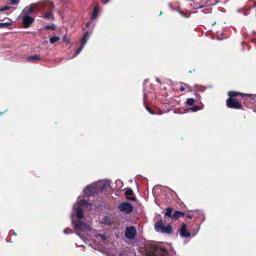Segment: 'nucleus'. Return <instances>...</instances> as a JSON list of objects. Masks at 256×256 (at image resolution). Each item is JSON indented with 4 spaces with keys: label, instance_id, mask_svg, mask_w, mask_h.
I'll return each mask as SVG.
<instances>
[{
    "label": "nucleus",
    "instance_id": "72a5a7b5",
    "mask_svg": "<svg viewBox=\"0 0 256 256\" xmlns=\"http://www.w3.org/2000/svg\"><path fill=\"white\" fill-rule=\"evenodd\" d=\"M90 22H87V23L86 24V27H88V26H90Z\"/></svg>",
    "mask_w": 256,
    "mask_h": 256
},
{
    "label": "nucleus",
    "instance_id": "4be33fe9",
    "mask_svg": "<svg viewBox=\"0 0 256 256\" xmlns=\"http://www.w3.org/2000/svg\"><path fill=\"white\" fill-rule=\"evenodd\" d=\"M10 24L8 22L0 23V28H4L7 27V26H9Z\"/></svg>",
    "mask_w": 256,
    "mask_h": 256
},
{
    "label": "nucleus",
    "instance_id": "6e6552de",
    "mask_svg": "<svg viewBox=\"0 0 256 256\" xmlns=\"http://www.w3.org/2000/svg\"><path fill=\"white\" fill-rule=\"evenodd\" d=\"M110 185V182L106 181L104 182H100L98 183H96V186L98 192L100 191H103L108 187Z\"/></svg>",
    "mask_w": 256,
    "mask_h": 256
},
{
    "label": "nucleus",
    "instance_id": "cd10ccee",
    "mask_svg": "<svg viewBox=\"0 0 256 256\" xmlns=\"http://www.w3.org/2000/svg\"><path fill=\"white\" fill-rule=\"evenodd\" d=\"M19 0H11V4L15 5L18 3Z\"/></svg>",
    "mask_w": 256,
    "mask_h": 256
},
{
    "label": "nucleus",
    "instance_id": "e433bc0d",
    "mask_svg": "<svg viewBox=\"0 0 256 256\" xmlns=\"http://www.w3.org/2000/svg\"><path fill=\"white\" fill-rule=\"evenodd\" d=\"M51 4H52V8H54V5L53 4L51 3Z\"/></svg>",
    "mask_w": 256,
    "mask_h": 256
},
{
    "label": "nucleus",
    "instance_id": "5701e85b",
    "mask_svg": "<svg viewBox=\"0 0 256 256\" xmlns=\"http://www.w3.org/2000/svg\"><path fill=\"white\" fill-rule=\"evenodd\" d=\"M133 191L132 190L129 189L126 191V194L127 196H131L133 194Z\"/></svg>",
    "mask_w": 256,
    "mask_h": 256
},
{
    "label": "nucleus",
    "instance_id": "b1692460",
    "mask_svg": "<svg viewBox=\"0 0 256 256\" xmlns=\"http://www.w3.org/2000/svg\"><path fill=\"white\" fill-rule=\"evenodd\" d=\"M84 46L81 45L80 48L76 50V55H78V54H80V52L82 51V50L84 49Z\"/></svg>",
    "mask_w": 256,
    "mask_h": 256
},
{
    "label": "nucleus",
    "instance_id": "2f4dec72",
    "mask_svg": "<svg viewBox=\"0 0 256 256\" xmlns=\"http://www.w3.org/2000/svg\"><path fill=\"white\" fill-rule=\"evenodd\" d=\"M156 82H158V83H160V82H161L159 78H157L156 79Z\"/></svg>",
    "mask_w": 256,
    "mask_h": 256
},
{
    "label": "nucleus",
    "instance_id": "473e14b6",
    "mask_svg": "<svg viewBox=\"0 0 256 256\" xmlns=\"http://www.w3.org/2000/svg\"><path fill=\"white\" fill-rule=\"evenodd\" d=\"M110 0H106V1L104 2V4H107Z\"/></svg>",
    "mask_w": 256,
    "mask_h": 256
},
{
    "label": "nucleus",
    "instance_id": "2eb2a0df",
    "mask_svg": "<svg viewBox=\"0 0 256 256\" xmlns=\"http://www.w3.org/2000/svg\"><path fill=\"white\" fill-rule=\"evenodd\" d=\"M96 240L99 242H104L106 240V237L104 235L97 234L96 236Z\"/></svg>",
    "mask_w": 256,
    "mask_h": 256
},
{
    "label": "nucleus",
    "instance_id": "9b49d317",
    "mask_svg": "<svg viewBox=\"0 0 256 256\" xmlns=\"http://www.w3.org/2000/svg\"><path fill=\"white\" fill-rule=\"evenodd\" d=\"M90 36V34L88 32H86L84 36L82 37V40H81V45L84 46L86 44L88 40L89 39V37Z\"/></svg>",
    "mask_w": 256,
    "mask_h": 256
},
{
    "label": "nucleus",
    "instance_id": "f257e3e1",
    "mask_svg": "<svg viewBox=\"0 0 256 256\" xmlns=\"http://www.w3.org/2000/svg\"><path fill=\"white\" fill-rule=\"evenodd\" d=\"M92 206L91 204H88L86 200L79 197L76 204L74 206L73 208L74 212L76 214V218L79 220L76 221L74 220V216L72 214L71 216L76 233L84 241L87 240L86 236L88 237L92 236L94 231L89 224L84 222L81 220L84 218V213L82 208L86 207L88 209H91Z\"/></svg>",
    "mask_w": 256,
    "mask_h": 256
},
{
    "label": "nucleus",
    "instance_id": "393cba45",
    "mask_svg": "<svg viewBox=\"0 0 256 256\" xmlns=\"http://www.w3.org/2000/svg\"><path fill=\"white\" fill-rule=\"evenodd\" d=\"M116 183L117 185H119L120 188L122 187V186L124 185L123 182L120 180H118L116 181Z\"/></svg>",
    "mask_w": 256,
    "mask_h": 256
},
{
    "label": "nucleus",
    "instance_id": "9d476101",
    "mask_svg": "<svg viewBox=\"0 0 256 256\" xmlns=\"http://www.w3.org/2000/svg\"><path fill=\"white\" fill-rule=\"evenodd\" d=\"M37 6V4H32L30 6H28L22 12L24 15H28L29 16L30 14L34 12Z\"/></svg>",
    "mask_w": 256,
    "mask_h": 256
},
{
    "label": "nucleus",
    "instance_id": "1a4fd4ad",
    "mask_svg": "<svg viewBox=\"0 0 256 256\" xmlns=\"http://www.w3.org/2000/svg\"><path fill=\"white\" fill-rule=\"evenodd\" d=\"M180 235L182 238H189L191 234L187 230V226L186 224H183L180 230Z\"/></svg>",
    "mask_w": 256,
    "mask_h": 256
},
{
    "label": "nucleus",
    "instance_id": "7ed1b4c3",
    "mask_svg": "<svg viewBox=\"0 0 256 256\" xmlns=\"http://www.w3.org/2000/svg\"><path fill=\"white\" fill-rule=\"evenodd\" d=\"M155 230L158 232L168 234H170L172 231V227L170 226H165L162 221H160L156 223Z\"/></svg>",
    "mask_w": 256,
    "mask_h": 256
},
{
    "label": "nucleus",
    "instance_id": "f8f14e48",
    "mask_svg": "<svg viewBox=\"0 0 256 256\" xmlns=\"http://www.w3.org/2000/svg\"><path fill=\"white\" fill-rule=\"evenodd\" d=\"M102 224L106 226H110L112 224V222L109 216H105L102 220Z\"/></svg>",
    "mask_w": 256,
    "mask_h": 256
},
{
    "label": "nucleus",
    "instance_id": "f3484780",
    "mask_svg": "<svg viewBox=\"0 0 256 256\" xmlns=\"http://www.w3.org/2000/svg\"><path fill=\"white\" fill-rule=\"evenodd\" d=\"M200 110V107L196 106L192 108H188V110H186V112H188V110H190L192 111L193 112H196Z\"/></svg>",
    "mask_w": 256,
    "mask_h": 256
},
{
    "label": "nucleus",
    "instance_id": "0eeeda50",
    "mask_svg": "<svg viewBox=\"0 0 256 256\" xmlns=\"http://www.w3.org/2000/svg\"><path fill=\"white\" fill-rule=\"evenodd\" d=\"M34 18L28 15H24L22 22L25 28H28L34 22Z\"/></svg>",
    "mask_w": 256,
    "mask_h": 256
},
{
    "label": "nucleus",
    "instance_id": "412c9836",
    "mask_svg": "<svg viewBox=\"0 0 256 256\" xmlns=\"http://www.w3.org/2000/svg\"><path fill=\"white\" fill-rule=\"evenodd\" d=\"M44 18L48 20H51L53 18L52 14L51 12L47 13L45 16Z\"/></svg>",
    "mask_w": 256,
    "mask_h": 256
},
{
    "label": "nucleus",
    "instance_id": "39448f33",
    "mask_svg": "<svg viewBox=\"0 0 256 256\" xmlns=\"http://www.w3.org/2000/svg\"><path fill=\"white\" fill-rule=\"evenodd\" d=\"M118 209L122 212L130 214L132 212L134 208L130 204L124 202L118 206Z\"/></svg>",
    "mask_w": 256,
    "mask_h": 256
},
{
    "label": "nucleus",
    "instance_id": "a878e982",
    "mask_svg": "<svg viewBox=\"0 0 256 256\" xmlns=\"http://www.w3.org/2000/svg\"><path fill=\"white\" fill-rule=\"evenodd\" d=\"M63 40L64 42L66 43H70V40L68 38H67L66 36H64L63 38Z\"/></svg>",
    "mask_w": 256,
    "mask_h": 256
},
{
    "label": "nucleus",
    "instance_id": "58836bf2",
    "mask_svg": "<svg viewBox=\"0 0 256 256\" xmlns=\"http://www.w3.org/2000/svg\"><path fill=\"white\" fill-rule=\"evenodd\" d=\"M246 96H250V94H246Z\"/></svg>",
    "mask_w": 256,
    "mask_h": 256
},
{
    "label": "nucleus",
    "instance_id": "c756f323",
    "mask_svg": "<svg viewBox=\"0 0 256 256\" xmlns=\"http://www.w3.org/2000/svg\"><path fill=\"white\" fill-rule=\"evenodd\" d=\"M147 110L152 114H154L152 110L149 108H146Z\"/></svg>",
    "mask_w": 256,
    "mask_h": 256
},
{
    "label": "nucleus",
    "instance_id": "4468645a",
    "mask_svg": "<svg viewBox=\"0 0 256 256\" xmlns=\"http://www.w3.org/2000/svg\"><path fill=\"white\" fill-rule=\"evenodd\" d=\"M184 213L176 211L174 214L172 216V218L173 220H178L180 216H184Z\"/></svg>",
    "mask_w": 256,
    "mask_h": 256
},
{
    "label": "nucleus",
    "instance_id": "dca6fc26",
    "mask_svg": "<svg viewBox=\"0 0 256 256\" xmlns=\"http://www.w3.org/2000/svg\"><path fill=\"white\" fill-rule=\"evenodd\" d=\"M172 208H167L166 210L165 216L172 218Z\"/></svg>",
    "mask_w": 256,
    "mask_h": 256
},
{
    "label": "nucleus",
    "instance_id": "aec40b11",
    "mask_svg": "<svg viewBox=\"0 0 256 256\" xmlns=\"http://www.w3.org/2000/svg\"><path fill=\"white\" fill-rule=\"evenodd\" d=\"M195 102V100L193 98H188L186 101V103L189 106H192Z\"/></svg>",
    "mask_w": 256,
    "mask_h": 256
},
{
    "label": "nucleus",
    "instance_id": "c9c22d12",
    "mask_svg": "<svg viewBox=\"0 0 256 256\" xmlns=\"http://www.w3.org/2000/svg\"><path fill=\"white\" fill-rule=\"evenodd\" d=\"M64 233L65 234H68V231H67V230H64Z\"/></svg>",
    "mask_w": 256,
    "mask_h": 256
},
{
    "label": "nucleus",
    "instance_id": "a211bd4d",
    "mask_svg": "<svg viewBox=\"0 0 256 256\" xmlns=\"http://www.w3.org/2000/svg\"><path fill=\"white\" fill-rule=\"evenodd\" d=\"M60 40V38L58 36H54L50 39V41L52 44H54Z\"/></svg>",
    "mask_w": 256,
    "mask_h": 256
},
{
    "label": "nucleus",
    "instance_id": "c85d7f7f",
    "mask_svg": "<svg viewBox=\"0 0 256 256\" xmlns=\"http://www.w3.org/2000/svg\"><path fill=\"white\" fill-rule=\"evenodd\" d=\"M46 30H50V29L54 30V28L52 26H46Z\"/></svg>",
    "mask_w": 256,
    "mask_h": 256
},
{
    "label": "nucleus",
    "instance_id": "7c9ffc66",
    "mask_svg": "<svg viewBox=\"0 0 256 256\" xmlns=\"http://www.w3.org/2000/svg\"><path fill=\"white\" fill-rule=\"evenodd\" d=\"M180 90L181 92H184L185 90V88L183 86H181L180 88Z\"/></svg>",
    "mask_w": 256,
    "mask_h": 256
},
{
    "label": "nucleus",
    "instance_id": "f704fd0d",
    "mask_svg": "<svg viewBox=\"0 0 256 256\" xmlns=\"http://www.w3.org/2000/svg\"><path fill=\"white\" fill-rule=\"evenodd\" d=\"M12 235H13V236H16V232H12Z\"/></svg>",
    "mask_w": 256,
    "mask_h": 256
},
{
    "label": "nucleus",
    "instance_id": "423d86ee",
    "mask_svg": "<svg viewBox=\"0 0 256 256\" xmlns=\"http://www.w3.org/2000/svg\"><path fill=\"white\" fill-rule=\"evenodd\" d=\"M136 234V230L134 227L128 228L126 230V236L129 240L134 238Z\"/></svg>",
    "mask_w": 256,
    "mask_h": 256
},
{
    "label": "nucleus",
    "instance_id": "f03ea898",
    "mask_svg": "<svg viewBox=\"0 0 256 256\" xmlns=\"http://www.w3.org/2000/svg\"><path fill=\"white\" fill-rule=\"evenodd\" d=\"M228 95L230 98L226 100V105L228 107L230 108L236 110L242 109V106L240 102L234 98L238 96H244V94L240 92H230L228 94Z\"/></svg>",
    "mask_w": 256,
    "mask_h": 256
},
{
    "label": "nucleus",
    "instance_id": "6ab92c4d",
    "mask_svg": "<svg viewBox=\"0 0 256 256\" xmlns=\"http://www.w3.org/2000/svg\"><path fill=\"white\" fill-rule=\"evenodd\" d=\"M40 60V58L38 56H32L28 58V60L29 61H36L39 60Z\"/></svg>",
    "mask_w": 256,
    "mask_h": 256
},
{
    "label": "nucleus",
    "instance_id": "4c0bfd02",
    "mask_svg": "<svg viewBox=\"0 0 256 256\" xmlns=\"http://www.w3.org/2000/svg\"><path fill=\"white\" fill-rule=\"evenodd\" d=\"M162 14V12H160V16H161Z\"/></svg>",
    "mask_w": 256,
    "mask_h": 256
},
{
    "label": "nucleus",
    "instance_id": "bb28decb",
    "mask_svg": "<svg viewBox=\"0 0 256 256\" xmlns=\"http://www.w3.org/2000/svg\"><path fill=\"white\" fill-rule=\"evenodd\" d=\"M10 8L8 6H5L0 8V12H4L8 10Z\"/></svg>",
    "mask_w": 256,
    "mask_h": 256
},
{
    "label": "nucleus",
    "instance_id": "ddd939ff",
    "mask_svg": "<svg viewBox=\"0 0 256 256\" xmlns=\"http://www.w3.org/2000/svg\"><path fill=\"white\" fill-rule=\"evenodd\" d=\"M98 12H99L98 6H95V7L94 8V12L92 16V20H95L97 18V16H98Z\"/></svg>",
    "mask_w": 256,
    "mask_h": 256
},
{
    "label": "nucleus",
    "instance_id": "20e7f679",
    "mask_svg": "<svg viewBox=\"0 0 256 256\" xmlns=\"http://www.w3.org/2000/svg\"><path fill=\"white\" fill-rule=\"evenodd\" d=\"M98 192L96 183L88 186L84 190V194L87 196H92Z\"/></svg>",
    "mask_w": 256,
    "mask_h": 256
}]
</instances>
